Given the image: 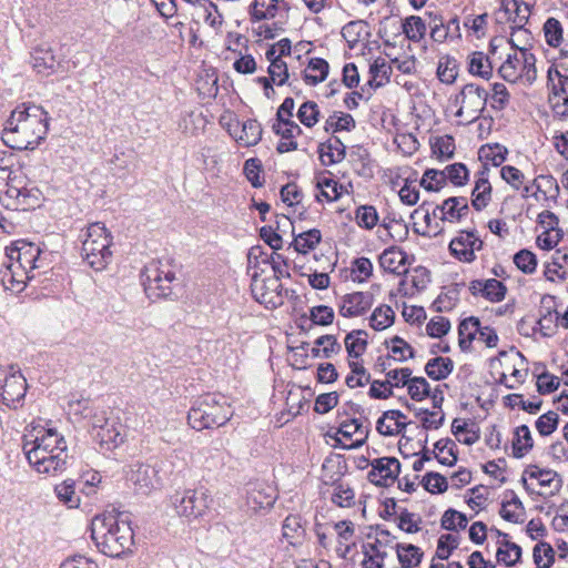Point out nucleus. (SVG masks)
<instances>
[{"instance_id": "nucleus-1", "label": "nucleus", "mask_w": 568, "mask_h": 568, "mask_svg": "<svg viewBox=\"0 0 568 568\" xmlns=\"http://www.w3.org/2000/svg\"><path fill=\"white\" fill-rule=\"evenodd\" d=\"M48 130V112L40 105L21 103L6 121L1 140L12 150H33L44 140Z\"/></svg>"}, {"instance_id": "nucleus-2", "label": "nucleus", "mask_w": 568, "mask_h": 568, "mask_svg": "<svg viewBox=\"0 0 568 568\" xmlns=\"http://www.w3.org/2000/svg\"><path fill=\"white\" fill-rule=\"evenodd\" d=\"M22 449L30 466L39 474L57 476L70 465L65 438L55 428L38 430L33 439H24Z\"/></svg>"}, {"instance_id": "nucleus-3", "label": "nucleus", "mask_w": 568, "mask_h": 568, "mask_svg": "<svg viewBox=\"0 0 568 568\" xmlns=\"http://www.w3.org/2000/svg\"><path fill=\"white\" fill-rule=\"evenodd\" d=\"M91 538L105 556L120 557L133 545V529L120 516L98 515L91 524Z\"/></svg>"}, {"instance_id": "nucleus-4", "label": "nucleus", "mask_w": 568, "mask_h": 568, "mask_svg": "<svg viewBox=\"0 0 568 568\" xmlns=\"http://www.w3.org/2000/svg\"><path fill=\"white\" fill-rule=\"evenodd\" d=\"M233 416V409L225 396L205 394L194 400L187 414L189 425L196 429H211L224 426Z\"/></svg>"}, {"instance_id": "nucleus-5", "label": "nucleus", "mask_w": 568, "mask_h": 568, "mask_svg": "<svg viewBox=\"0 0 568 568\" xmlns=\"http://www.w3.org/2000/svg\"><path fill=\"white\" fill-rule=\"evenodd\" d=\"M81 256L95 271H102L112 260V235L104 224L91 223L82 235Z\"/></svg>"}, {"instance_id": "nucleus-6", "label": "nucleus", "mask_w": 568, "mask_h": 568, "mask_svg": "<svg viewBox=\"0 0 568 568\" xmlns=\"http://www.w3.org/2000/svg\"><path fill=\"white\" fill-rule=\"evenodd\" d=\"M144 292L150 300H174L178 293L174 291L178 281L175 272L168 262L152 261L141 273Z\"/></svg>"}, {"instance_id": "nucleus-7", "label": "nucleus", "mask_w": 568, "mask_h": 568, "mask_svg": "<svg viewBox=\"0 0 568 568\" xmlns=\"http://www.w3.org/2000/svg\"><path fill=\"white\" fill-rule=\"evenodd\" d=\"M171 500L176 514L191 520L206 514L212 503V497L207 489L199 487L176 491L171 497Z\"/></svg>"}, {"instance_id": "nucleus-8", "label": "nucleus", "mask_w": 568, "mask_h": 568, "mask_svg": "<svg viewBox=\"0 0 568 568\" xmlns=\"http://www.w3.org/2000/svg\"><path fill=\"white\" fill-rule=\"evenodd\" d=\"M40 195L39 189H28L18 176H8L4 191L8 207L17 211L33 210L40 205Z\"/></svg>"}, {"instance_id": "nucleus-9", "label": "nucleus", "mask_w": 568, "mask_h": 568, "mask_svg": "<svg viewBox=\"0 0 568 568\" xmlns=\"http://www.w3.org/2000/svg\"><path fill=\"white\" fill-rule=\"evenodd\" d=\"M27 379L22 373L10 367V371L0 372V402L9 408L22 405L27 393Z\"/></svg>"}, {"instance_id": "nucleus-10", "label": "nucleus", "mask_w": 568, "mask_h": 568, "mask_svg": "<svg viewBox=\"0 0 568 568\" xmlns=\"http://www.w3.org/2000/svg\"><path fill=\"white\" fill-rule=\"evenodd\" d=\"M369 465L372 469L367 474V479L378 487L393 485L400 474V463L396 457L375 458Z\"/></svg>"}, {"instance_id": "nucleus-11", "label": "nucleus", "mask_w": 568, "mask_h": 568, "mask_svg": "<svg viewBox=\"0 0 568 568\" xmlns=\"http://www.w3.org/2000/svg\"><path fill=\"white\" fill-rule=\"evenodd\" d=\"M476 233V230L460 231L449 243L450 254L460 262L473 263L476 260L475 252L484 246L483 240Z\"/></svg>"}, {"instance_id": "nucleus-12", "label": "nucleus", "mask_w": 568, "mask_h": 568, "mask_svg": "<svg viewBox=\"0 0 568 568\" xmlns=\"http://www.w3.org/2000/svg\"><path fill=\"white\" fill-rule=\"evenodd\" d=\"M488 99L487 91L474 83L464 85L460 93L455 98V104L466 105V111L469 115L468 122H473L481 114L486 108Z\"/></svg>"}, {"instance_id": "nucleus-13", "label": "nucleus", "mask_w": 568, "mask_h": 568, "mask_svg": "<svg viewBox=\"0 0 568 568\" xmlns=\"http://www.w3.org/2000/svg\"><path fill=\"white\" fill-rule=\"evenodd\" d=\"M126 479L138 493L143 495H148L160 485L158 470L153 466L142 463L130 465Z\"/></svg>"}, {"instance_id": "nucleus-14", "label": "nucleus", "mask_w": 568, "mask_h": 568, "mask_svg": "<svg viewBox=\"0 0 568 568\" xmlns=\"http://www.w3.org/2000/svg\"><path fill=\"white\" fill-rule=\"evenodd\" d=\"M40 254L41 250L38 245L26 241H19L14 246L7 248V256L10 261H14L17 268L31 272L39 267L37 262Z\"/></svg>"}, {"instance_id": "nucleus-15", "label": "nucleus", "mask_w": 568, "mask_h": 568, "mask_svg": "<svg viewBox=\"0 0 568 568\" xmlns=\"http://www.w3.org/2000/svg\"><path fill=\"white\" fill-rule=\"evenodd\" d=\"M470 294L480 296L490 303H499L507 295V286L496 278L473 280L468 285Z\"/></svg>"}, {"instance_id": "nucleus-16", "label": "nucleus", "mask_w": 568, "mask_h": 568, "mask_svg": "<svg viewBox=\"0 0 568 568\" xmlns=\"http://www.w3.org/2000/svg\"><path fill=\"white\" fill-rule=\"evenodd\" d=\"M374 296L369 292H354L345 294L338 306L343 317H356L365 314L373 305Z\"/></svg>"}, {"instance_id": "nucleus-17", "label": "nucleus", "mask_w": 568, "mask_h": 568, "mask_svg": "<svg viewBox=\"0 0 568 568\" xmlns=\"http://www.w3.org/2000/svg\"><path fill=\"white\" fill-rule=\"evenodd\" d=\"M94 439L101 449L112 450L124 440L123 426L114 420L105 419L103 425L94 424Z\"/></svg>"}, {"instance_id": "nucleus-18", "label": "nucleus", "mask_w": 568, "mask_h": 568, "mask_svg": "<svg viewBox=\"0 0 568 568\" xmlns=\"http://www.w3.org/2000/svg\"><path fill=\"white\" fill-rule=\"evenodd\" d=\"M31 62L33 69L43 75H50L55 72L59 61L50 45L43 43L34 48L31 53Z\"/></svg>"}, {"instance_id": "nucleus-19", "label": "nucleus", "mask_w": 568, "mask_h": 568, "mask_svg": "<svg viewBox=\"0 0 568 568\" xmlns=\"http://www.w3.org/2000/svg\"><path fill=\"white\" fill-rule=\"evenodd\" d=\"M320 160L323 165L329 166L342 162L346 156V146L337 136L328 139L326 142L320 143Z\"/></svg>"}, {"instance_id": "nucleus-20", "label": "nucleus", "mask_w": 568, "mask_h": 568, "mask_svg": "<svg viewBox=\"0 0 568 568\" xmlns=\"http://www.w3.org/2000/svg\"><path fill=\"white\" fill-rule=\"evenodd\" d=\"M407 254L397 246L385 248L378 257L379 266L388 273L396 275H406L408 270L399 271L402 265L407 263Z\"/></svg>"}, {"instance_id": "nucleus-21", "label": "nucleus", "mask_w": 568, "mask_h": 568, "mask_svg": "<svg viewBox=\"0 0 568 568\" xmlns=\"http://www.w3.org/2000/svg\"><path fill=\"white\" fill-rule=\"evenodd\" d=\"M526 475L529 476L530 478L538 479L539 485L542 487H550L552 485V483L556 481L555 491H559V489L561 487L562 480L557 471H555L552 469H541L537 465H529L525 469L524 475L521 477V483L524 485V488L528 493H532V491L530 490V488L527 484Z\"/></svg>"}, {"instance_id": "nucleus-22", "label": "nucleus", "mask_w": 568, "mask_h": 568, "mask_svg": "<svg viewBox=\"0 0 568 568\" xmlns=\"http://www.w3.org/2000/svg\"><path fill=\"white\" fill-rule=\"evenodd\" d=\"M371 427L372 423L367 417H364L363 419L354 417L349 420L343 422L338 428V433L348 439L352 438L355 434L363 435L361 439H356V442L351 446L357 448L364 445V443L367 440L371 433Z\"/></svg>"}, {"instance_id": "nucleus-23", "label": "nucleus", "mask_w": 568, "mask_h": 568, "mask_svg": "<svg viewBox=\"0 0 568 568\" xmlns=\"http://www.w3.org/2000/svg\"><path fill=\"white\" fill-rule=\"evenodd\" d=\"M499 536L504 539L499 541V547L496 552L498 562L504 564L506 567H513L521 560L523 549L516 542L507 540L508 535L497 530Z\"/></svg>"}, {"instance_id": "nucleus-24", "label": "nucleus", "mask_w": 568, "mask_h": 568, "mask_svg": "<svg viewBox=\"0 0 568 568\" xmlns=\"http://www.w3.org/2000/svg\"><path fill=\"white\" fill-rule=\"evenodd\" d=\"M464 283H454L443 287V292L433 302L432 308L437 313L452 311L459 302L460 290Z\"/></svg>"}, {"instance_id": "nucleus-25", "label": "nucleus", "mask_w": 568, "mask_h": 568, "mask_svg": "<svg viewBox=\"0 0 568 568\" xmlns=\"http://www.w3.org/2000/svg\"><path fill=\"white\" fill-rule=\"evenodd\" d=\"M262 126L255 119H248L241 124L240 133H231L242 146L256 145L262 139Z\"/></svg>"}, {"instance_id": "nucleus-26", "label": "nucleus", "mask_w": 568, "mask_h": 568, "mask_svg": "<svg viewBox=\"0 0 568 568\" xmlns=\"http://www.w3.org/2000/svg\"><path fill=\"white\" fill-rule=\"evenodd\" d=\"M266 490L264 487L254 486L247 491L246 505L251 510L270 509L274 505L275 495Z\"/></svg>"}, {"instance_id": "nucleus-27", "label": "nucleus", "mask_w": 568, "mask_h": 568, "mask_svg": "<svg viewBox=\"0 0 568 568\" xmlns=\"http://www.w3.org/2000/svg\"><path fill=\"white\" fill-rule=\"evenodd\" d=\"M325 173L328 172L325 171L316 176V187L321 190L315 196L316 201L321 202L322 197L326 199L328 202L337 201L342 195L343 185L338 181L325 176Z\"/></svg>"}, {"instance_id": "nucleus-28", "label": "nucleus", "mask_w": 568, "mask_h": 568, "mask_svg": "<svg viewBox=\"0 0 568 568\" xmlns=\"http://www.w3.org/2000/svg\"><path fill=\"white\" fill-rule=\"evenodd\" d=\"M454 371V362L449 357L436 356L425 365V373L433 381H443Z\"/></svg>"}, {"instance_id": "nucleus-29", "label": "nucleus", "mask_w": 568, "mask_h": 568, "mask_svg": "<svg viewBox=\"0 0 568 568\" xmlns=\"http://www.w3.org/2000/svg\"><path fill=\"white\" fill-rule=\"evenodd\" d=\"M329 71L328 62L323 58H312L308 61L307 69L304 72L303 79L310 85H316L323 82Z\"/></svg>"}, {"instance_id": "nucleus-30", "label": "nucleus", "mask_w": 568, "mask_h": 568, "mask_svg": "<svg viewBox=\"0 0 568 568\" xmlns=\"http://www.w3.org/2000/svg\"><path fill=\"white\" fill-rule=\"evenodd\" d=\"M395 549L402 568L417 567L424 557L422 549L412 544H397Z\"/></svg>"}, {"instance_id": "nucleus-31", "label": "nucleus", "mask_w": 568, "mask_h": 568, "mask_svg": "<svg viewBox=\"0 0 568 568\" xmlns=\"http://www.w3.org/2000/svg\"><path fill=\"white\" fill-rule=\"evenodd\" d=\"M251 287L256 301L262 303L271 301V298H268L270 293L275 292L276 287H282V284L278 281V276H273L260 281L257 278V273H254L252 276Z\"/></svg>"}, {"instance_id": "nucleus-32", "label": "nucleus", "mask_w": 568, "mask_h": 568, "mask_svg": "<svg viewBox=\"0 0 568 568\" xmlns=\"http://www.w3.org/2000/svg\"><path fill=\"white\" fill-rule=\"evenodd\" d=\"M367 332L364 329H354L346 334L344 343L347 355L351 358L361 357L367 348Z\"/></svg>"}, {"instance_id": "nucleus-33", "label": "nucleus", "mask_w": 568, "mask_h": 568, "mask_svg": "<svg viewBox=\"0 0 568 568\" xmlns=\"http://www.w3.org/2000/svg\"><path fill=\"white\" fill-rule=\"evenodd\" d=\"M513 48H516L520 51V62L523 67L519 71L520 79L524 80L527 84L531 85L537 79V68H536V55L530 52L526 48H518L513 40H509Z\"/></svg>"}, {"instance_id": "nucleus-34", "label": "nucleus", "mask_w": 568, "mask_h": 568, "mask_svg": "<svg viewBox=\"0 0 568 568\" xmlns=\"http://www.w3.org/2000/svg\"><path fill=\"white\" fill-rule=\"evenodd\" d=\"M491 184L488 179H476L471 192V206L480 212L489 204L491 200Z\"/></svg>"}, {"instance_id": "nucleus-35", "label": "nucleus", "mask_w": 568, "mask_h": 568, "mask_svg": "<svg viewBox=\"0 0 568 568\" xmlns=\"http://www.w3.org/2000/svg\"><path fill=\"white\" fill-rule=\"evenodd\" d=\"M7 268L8 270L3 274L2 281L6 285L10 284V286H7V288L9 290H16L20 292L26 285V283L33 278V275H31V271L17 268L14 266V261H10V264Z\"/></svg>"}, {"instance_id": "nucleus-36", "label": "nucleus", "mask_w": 568, "mask_h": 568, "mask_svg": "<svg viewBox=\"0 0 568 568\" xmlns=\"http://www.w3.org/2000/svg\"><path fill=\"white\" fill-rule=\"evenodd\" d=\"M534 446L530 429L527 425H520L515 429L513 440V456L515 458L524 457Z\"/></svg>"}, {"instance_id": "nucleus-37", "label": "nucleus", "mask_w": 568, "mask_h": 568, "mask_svg": "<svg viewBox=\"0 0 568 568\" xmlns=\"http://www.w3.org/2000/svg\"><path fill=\"white\" fill-rule=\"evenodd\" d=\"M468 71L483 79L489 80L493 75V65L489 57L481 51H475L469 55Z\"/></svg>"}, {"instance_id": "nucleus-38", "label": "nucleus", "mask_w": 568, "mask_h": 568, "mask_svg": "<svg viewBox=\"0 0 568 568\" xmlns=\"http://www.w3.org/2000/svg\"><path fill=\"white\" fill-rule=\"evenodd\" d=\"M321 231L317 229H312L294 236L292 245L296 252L301 254H307L310 251L314 250L321 243Z\"/></svg>"}, {"instance_id": "nucleus-39", "label": "nucleus", "mask_w": 568, "mask_h": 568, "mask_svg": "<svg viewBox=\"0 0 568 568\" xmlns=\"http://www.w3.org/2000/svg\"><path fill=\"white\" fill-rule=\"evenodd\" d=\"M356 126V121L349 113H343L338 111H334L332 115H329L324 125V130L326 132L332 131L333 133L341 131H352Z\"/></svg>"}, {"instance_id": "nucleus-40", "label": "nucleus", "mask_w": 568, "mask_h": 568, "mask_svg": "<svg viewBox=\"0 0 568 568\" xmlns=\"http://www.w3.org/2000/svg\"><path fill=\"white\" fill-rule=\"evenodd\" d=\"M426 31V23L418 16H409L402 23V32L413 42H419L425 37Z\"/></svg>"}, {"instance_id": "nucleus-41", "label": "nucleus", "mask_w": 568, "mask_h": 568, "mask_svg": "<svg viewBox=\"0 0 568 568\" xmlns=\"http://www.w3.org/2000/svg\"><path fill=\"white\" fill-rule=\"evenodd\" d=\"M395 321V312L389 305L376 307L369 316V326L375 331H384L392 326Z\"/></svg>"}, {"instance_id": "nucleus-42", "label": "nucleus", "mask_w": 568, "mask_h": 568, "mask_svg": "<svg viewBox=\"0 0 568 568\" xmlns=\"http://www.w3.org/2000/svg\"><path fill=\"white\" fill-rule=\"evenodd\" d=\"M379 545L378 539L375 542L363 545L365 559L362 562V568H384V559L387 554L379 550Z\"/></svg>"}, {"instance_id": "nucleus-43", "label": "nucleus", "mask_w": 568, "mask_h": 568, "mask_svg": "<svg viewBox=\"0 0 568 568\" xmlns=\"http://www.w3.org/2000/svg\"><path fill=\"white\" fill-rule=\"evenodd\" d=\"M446 184L445 171L436 169H427L419 181V185L428 192H438Z\"/></svg>"}, {"instance_id": "nucleus-44", "label": "nucleus", "mask_w": 568, "mask_h": 568, "mask_svg": "<svg viewBox=\"0 0 568 568\" xmlns=\"http://www.w3.org/2000/svg\"><path fill=\"white\" fill-rule=\"evenodd\" d=\"M546 43L551 48H558L562 42V26L554 17L548 18L542 27Z\"/></svg>"}, {"instance_id": "nucleus-45", "label": "nucleus", "mask_w": 568, "mask_h": 568, "mask_svg": "<svg viewBox=\"0 0 568 568\" xmlns=\"http://www.w3.org/2000/svg\"><path fill=\"white\" fill-rule=\"evenodd\" d=\"M351 273L354 282L364 283L373 275V263L368 257H357L351 264Z\"/></svg>"}, {"instance_id": "nucleus-46", "label": "nucleus", "mask_w": 568, "mask_h": 568, "mask_svg": "<svg viewBox=\"0 0 568 568\" xmlns=\"http://www.w3.org/2000/svg\"><path fill=\"white\" fill-rule=\"evenodd\" d=\"M420 484L430 494H443L448 489L446 477L436 471L426 473Z\"/></svg>"}, {"instance_id": "nucleus-47", "label": "nucleus", "mask_w": 568, "mask_h": 568, "mask_svg": "<svg viewBox=\"0 0 568 568\" xmlns=\"http://www.w3.org/2000/svg\"><path fill=\"white\" fill-rule=\"evenodd\" d=\"M446 181H449L455 186H464L469 181V171L464 163H453L445 169Z\"/></svg>"}, {"instance_id": "nucleus-48", "label": "nucleus", "mask_w": 568, "mask_h": 568, "mask_svg": "<svg viewBox=\"0 0 568 568\" xmlns=\"http://www.w3.org/2000/svg\"><path fill=\"white\" fill-rule=\"evenodd\" d=\"M514 264L524 274H532L537 268V256L527 248L519 250L513 257Z\"/></svg>"}, {"instance_id": "nucleus-49", "label": "nucleus", "mask_w": 568, "mask_h": 568, "mask_svg": "<svg viewBox=\"0 0 568 568\" xmlns=\"http://www.w3.org/2000/svg\"><path fill=\"white\" fill-rule=\"evenodd\" d=\"M468 519L465 514L457 511L453 508L447 509L440 519V526L445 530L454 531L457 529H465Z\"/></svg>"}, {"instance_id": "nucleus-50", "label": "nucleus", "mask_w": 568, "mask_h": 568, "mask_svg": "<svg viewBox=\"0 0 568 568\" xmlns=\"http://www.w3.org/2000/svg\"><path fill=\"white\" fill-rule=\"evenodd\" d=\"M57 497L60 501L65 504L70 508L79 506L80 498L75 495L74 481L71 479L64 480L54 488Z\"/></svg>"}, {"instance_id": "nucleus-51", "label": "nucleus", "mask_w": 568, "mask_h": 568, "mask_svg": "<svg viewBox=\"0 0 568 568\" xmlns=\"http://www.w3.org/2000/svg\"><path fill=\"white\" fill-rule=\"evenodd\" d=\"M432 151L442 160L452 159L455 154V140L452 135H443L432 143Z\"/></svg>"}, {"instance_id": "nucleus-52", "label": "nucleus", "mask_w": 568, "mask_h": 568, "mask_svg": "<svg viewBox=\"0 0 568 568\" xmlns=\"http://www.w3.org/2000/svg\"><path fill=\"white\" fill-rule=\"evenodd\" d=\"M408 394L413 400L420 402L430 395V385L424 377H409Z\"/></svg>"}, {"instance_id": "nucleus-53", "label": "nucleus", "mask_w": 568, "mask_h": 568, "mask_svg": "<svg viewBox=\"0 0 568 568\" xmlns=\"http://www.w3.org/2000/svg\"><path fill=\"white\" fill-rule=\"evenodd\" d=\"M519 62L520 59L516 53L508 54L506 61L498 69L499 75L507 82L516 83L520 79L518 70Z\"/></svg>"}, {"instance_id": "nucleus-54", "label": "nucleus", "mask_w": 568, "mask_h": 568, "mask_svg": "<svg viewBox=\"0 0 568 568\" xmlns=\"http://www.w3.org/2000/svg\"><path fill=\"white\" fill-rule=\"evenodd\" d=\"M320 114L318 105L314 101L304 102L297 111L298 120L306 128H313L318 122Z\"/></svg>"}, {"instance_id": "nucleus-55", "label": "nucleus", "mask_w": 568, "mask_h": 568, "mask_svg": "<svg viewBox=\"0 0 568 568\" xmlns=\"http://www.w3.org/2000/svg\"><path fill=\"white\" fill-rule=\"evenodd\" d=\"M262 170L263 166L260 159L251 158L245 161L243 171L246 179L250 181L253 187L263 186L264 179L261 176Z\"/></svg>"}, {"instance_id": "nucleus-56", "label": "nucleus", "mask_w": 568, "mask_h": 568, "mask_svg": "<svg viewBox=\"0 0 568 568\" xmlns=\"http://www.w3.org/2000/svg\"><path fill=\"white\" fill-rule=\"evenodd\" d=\"M508 154L505 146L496 143L494 145L481 146L479 150V158L490 161L494 166H499Z\"/></svg>"}, {"instance_id": "nucleus-57", "label": "nucleus", "mask_w": 568, "mask_h": 568, "mask_svg": "<svg viewBox=\"0 0 568 568\" xmlns=\"http://www.w3.org/2000/svg\"><path fill=\"white\" fill-rule=\"evenodd\" d=\"M335 317L334 310L327 305L313 306L310 310V320L312 325L328 326L333 323Z\"/></svg>"}, {"instance_id": "nucleus-58", "label": "nucleus", "mask_w": 568, "mask_h": 568, "mask_svg": "<svg viewBox=\"0 0 568 568\" xmlns=\"http://www.w3.org/2000/svg\"><path fill=\"white\" fill-rule=\"evenodd\" d=\"M558 424V414L554 410H549L539 416L535 425L540 436H549L557 429Z\"/></svg>"}, {"instance_id": "nucleus-59", "label": "nucleus", "mask_w": 568, "mask_h": 568, "mask_svg": "<svg viewBox=\"0 0 568 568\" xmlns=\"http://www.w3.org/2000/svg\"><path fill=\"white\" fill-rule=\"evenodd\" d=\"M357 224L366 230L373 229L378 222V214L373 205H362L356 210Z\"/></svg>"}, {"instance_id": "nucleus-60", "label": "nucleus", "mask_w": 568, "mask_h": 568, "mask_svg": "<svg viewBox=\"0 0 568 568\" xmlns=\"http://www.w3.org/2000/svg\"><path fill=\"white\" fill-rule=\"evenodd\" d=\"M272 129L282 140L295 141L294 139L303 133L301 126L291 119H286L282 123H274Z\"/></svg>"}, {"instance_id": "nucleus-61", "label": "nucleus", "mask_w": 568, "mask_h": 568, "mask_svg": "<svg viewBox=\"0 0 568 568\" xmlns=\"http://www.w3.org/2000/svg\"><path fill=\"white\" fill-rule=\"evenodd\" d=\"M458 547V538L452 534L442 535L437 542L436 557L447 560L452 552Z\"/></svg>"}, {"instance_id": "nucleus-62", "label": "nucleus", "mask_w": 568, "mask_h": 568, "mask_svg": "<svg viewBox=\"0 0 568 568\" xmlns=\"http://www.w3.org/2000/svg\"><path fill=\"white\" fill-rule=\"evenodd\" d=\"M450 322L447 317L435 316L426 325V333L429 337L440 338L448 334Z\"/></svg>"}, {"instance_id": "nucleus-63", "label": "nucleus", "mask_w": 568, "mask_h": 568, "mask_svg": "<svg viewBox=\"0 0 568 568\" xmlns=\"http://www.w3.org/2000/svg\"><path fill=\"white\" fill-rule=\"evenodd\" d=\"M559 385V378L546 369L537 375V390L541 395L550 394L557 390Z\"/></svg>"}, {"instance_id": "nucleus-64", "label": "nucleus", "mask_w": 568, "mask_h": 568, "mask_svg": "<svg viewBox=\"0 0 568 568\" xmlns=\"http://www.w3.org/2000/svg\"><path fill=\"white\" fill-rule=\"evenodd\" d=\"M355 493L343 484H336L334 488V493L332 495V501L339 507H351L354 505Z\"/></svg>"}]
</instances>
